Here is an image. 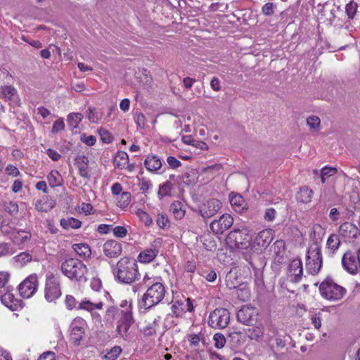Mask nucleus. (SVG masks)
Returning <instances> with one entry per match:
<instances>
[{"label":"nucleus","mask_w":360,"mask_h":360,"mask_svg":"<svg viewBox=\"0 0 360 360\" xmlns=\"http://www.w3.org/2000/svg\"><path fill=\"white\" fill-rule=\"evenodd\" d=\"M249 332V338L251 340H258L261 337H262L264 334L263 327L262 326H256L252 328H250L248 330Z\"/></svg>","instance_id":"nucleus-38"},{"label":"nucleus","mask_w":360,"mask_h":360,"mask_svg":"<svg viewBox=\"0 0 360 360\" xmlns=\"http://www.w3.org/2000/svg\"><path fill=\"white\" fill-rule=\"evenodd\" d=\"M115 274L120 283L130 284L134 282L139 274L136 262L129 257H122L117 263Z\"/></svg>","instance_id":"nucleus-1"},{"label":"nucleus","mask_w":360,"mask_h":360,"mask_svg":"<svg viewBox=\"0 0 360 360\" xmlns=\"http://www.w3.org/2000/svg\"><path fill=\"white\" fill-rule=\"evenodd\" d=\"M167 162L172 169H176L181 165V162L173 156H169L167 159Z\"/></svg>","instance_id":"nucleus-58"},{"label":"nucleus","mask_w":360,"mask_h":360,"mask_svg":"<svg viewBox=\"0 0 360 360\" xmlns=\"http://www.w3.org/2000/svg\"><path fill=\"white\" fill-rule=\"evenodd\" d=\"M276 210L274 208H268L266 210L264 217V219L269 221H271L275 219Z\"/></svg>","instance_id":"nucleus-59"},{"label":"nucleus","mask_w":360,"mask_h":360,"mask_svg":"<svg viewBox=\"0 0 360 360\" xmlns=\"http://www.w3.org/2000/svg\"><path fill=\"white\" fill-rule=\"evenodd\" d=\"M5 210L11 215H15L18 212V205L13 202H9L5 204Z\"/></svg>","instance_id":"nucleus-50"},{"label":"nucleus","mask_w":360,"mask_h":360,"mask_svg":"<svg viewBox=\"0 0 360 360\" xmlns=\"http://www.w3.org/2000/svg\"><path fill=\"white\" fill-rule=\"evenodd\" d=\"M325 229L319 224H315L311 229V237L313 238L314 243L319 244L325 236Z\"/></svg>","instance_id":"nucleus-25"},{"label":"nucleus","mask_w":360,"mask_h":360,"mask_svg":"<svg viewBox=\"0 0 360 360\" xmlns=\"http://www.w3.org/2000/svg\"><path fill=\"white\" fill-rule=\"evenodd\" d=\"M136 215L139 217L140 220L144 223L146 226H150L153 224V221L150 216L145 211L142 210H138L136 211Z\"/></svg>","instance_id":"nucleus-40"},{"label":"nucleus","mask_w":360,"mask_h":360,"mask_svg":"<svg viewBox=\"0 0 360 360\" xmlns=\"http://www.w3.org/2000/svg\"><path fill=\"white\" fill-rule=\"evenodd\" d=\"M273 231L271 229L261 231L256 236L253 245H257L260 248H264L269 246L273 240Z\"/></svg>","instance_id":"nucleus-18"},{"label":"nucleus","mask_w":360,"mask_h":360,"mask_svg":"<svg viewBox=\"0 0 360 360\" xmlns=\"http://www.w3.org/2000/svg\"><path fill=\"white\" fill-rule=\"evenodd\" d=\"M221 207V202L217 199L208 200L200 210L203 218H210L216 214Z\"/></svg>","instance_id":"nucleus-16"},{"label":"nucleus","mask_w":360,"mask_h":360,"mask_svg":"<svg viewBox=\"0 0 360 360\" xmlns=\"http://www.w3.org/2000/svg\"><path fill=\"white\" fill-rule=\"evenodd\" d=\"M252 236L247 229H234L227 235L226 241L231 248L246 249L250 245Z\"/></svg>","instance_id":"nucleus-5"},{"label":"nucleus","mask_w":360,"mask_h":360,"mask_svg":"<svg viewBox=\"0 0 360 360\" xmlns=\"http://www.w3.org/2000/svg\"><path fill=\"white\" fill-rule=\"evenodd\" d=\"M65 129V123L62 119H58L55 121L52 127V132L57 133L63 131Z\"/></svg>","instance_id":"nucleus-54"},{"label":"nucleus","mask_w":360,"mask_h":360,"mask_svg":"<svg viewBox=\"0 0 360 360\" xmlns=\"http://www.w3.org/2000/svg\"><path fill=\"white\" fill-rule=\"evenodd\" d=\"M274 252L276 255H278L281 252L284 251L285 243L282 240H276L273 246Z\"/></svg>","instance_id":"nucleus-52"},{"label":"nucleus","mask_w":360,"mask_h":360,"mask_svg":"<svg viewBox=\"0 0 360 360\" xmlns=\"http://www.w3.org/2000/svg\"><path fill=\"white\" fill-rule=\"evenodd\" d=\"M16 90L11 86H5L2 88V94L4 98L11 99L15 94Z\"/></svg>","instance_id":"nucleus-48"},{"label":"nucleus","mask_w":360,"mask_h":360,"mask_svg":"<svg viewBox=\"0 0 360 360\" xmlns=\"http://www.w3.org/2000/svg\"><path fill=\"white\" fill-rule=\"evenodd\" d=\"M117 314H119L120 319L117 321L116 330L120 335L124 337L127 335L134 321L132 317L131 312L129 310L120 311L117 308L110 307L106 311V316L108 319H114Z\"/></svg>","instance_id":"nucleus-4"},{"label":"nucleus","mask_w":360,"mask_h":360,"mask_svg":"<svg viewBox=\"0 0 360 360\" xmlns=\"http://www.w3.org/2000/svg\"><path fill=\"white\" fill-rule=\"evenodd\" d=\"M84 321L83 319H75L70 325V340L75 345H79L84 334Z\"/></svg>","instance_id":"nucleus-13"},{"label":"nucleus","mask_w":360,"mask_h":360,"mask_svg":"<svg viewBox=\"0 0 360 360\" xmlns=\"http://www.w3.org/2000/svg\"><path fill=\"white\" fill-rule=\"evenodd\" d=\"M233 224V217L229 214H224L219 219L214 220L210 224V229L214 233L221 235L228 230Z\"/></svg>","instance_id":"nucleus-11"},{"label":"nucleus","mask_w":360,"mask_h":360,"mask_svg":"<svg viewBox=\"0 0 360 360\" xmlns=\"http://www.w3.org/2000/svg\"><path fill=\"white\" fill-rule=\"evenodd\" d=\"M307 258L319 262L322 260L321 248L319 244L313 243L308 250Z\"/></svg>","instance_id":"nucleus-23"},{"label":"nucleus","mask_w":360,"mask_h":360,"mask_svg":"<svg viewBox=\"0 0 360 360\" xmlns=\"http://www.w3.org/2000/svg\"><path fill=\"white\" fill-rule=\"evenodd\" d=\"M230 315L227 309H216L209 316L208 325L213 328H224L229 323Z\"/></svg>","instance_id":"nucleus-8"},{"label":"nucleus","mask_w":360,"mask_h":360,"mask_svg":"<svg viewBox=\"0 0 360 360\" xmlns=\"http://www.w3.org/2000/svg\"><path fill=\"white\" fill-rule=\"evenodd\" d=\"M54 207V203L48 197H44L37 200L35 209L39 212H48Z\"/></svg>","instance_id":"nucleus-24"},{"label":"nucleus","mask_w":360,"mask_h":360,"mask_svg":"<svg viewBox=\"0 0 360 360\" xmlns=\"http://www.w3.org/2000/svg\"><path fill=\"white\" fill-rule=\"evenodd\" d=\"M55 354L52 352H47L41 354L38 360H55Z\"/></svg>","instance_id":"nucleus-64"},{"label":"nucleus","mask_w":360,"mask_h":360,"mask_svg":"<svg viewBox=\"0 0 360 360\" xmlns=\"http://www.w3.org/2000/svg\"><path fill=\"white\" fill-rule=\"evenodd\" d=\"M313 191L308 187H302L297 194V200L302 203L309 202L312 198Z\"/></svg>","instance_id":"nucleus-27"},{"label":"nucleus","mask_w":360,"mask_h":360,"mask_svg":"<svg viewBox=\"0 0 360 360\" xmlns=\"http://www.w3.org/2000/svg\"><path fill=\"white\" fill-rule=\"evenodd\" d=\"M319 290L321 295L328 300H339L346 293L345 288L335 283L331 279H326L322 282Z\"/></svg>","instance_id":"nucleus-6"},{"label":"nucleus","mask_w":360,"mask_h":360,"mask_svg":"<svg viewBox=\"0 0 360 360\" xmlns=\"http://www.w3.org/2000/svg\"><path fill=\"white\" fill-rule=\"evenodd\" d=\"M98 133L103 142L109 143L112 141L113 138L107 130L100 129Z\"/></svg>","instance_id":"nucleus-51"},{"label":"nucleus","mask_w":360,"mask_h":360,"mask_svg":"<svg viewBox=\"0 0 360 360\" xmlns=\"http://www.w3.org/2000/svg\"><path fill=\"white\" fill-rule=\"evenodd\" d=\"M72 248L80 257H89L91 255V249L86 243L75 244Z\"/></svg>","instance_id":"nucleus-30"},{"label":"nucleus","mask_w":360,"mask_h":360,"mask_svg":"<svg viewBox=\"0 0 360 360\" xmlns=\"http://www.w3.org/2000/svg\"><path fill=\"white\" fill-rule=\"evenodd\" d=\"M257 309L248 306H243L237 312L238 321L247 326H253L257 322Z\"/></svg>","instance_id":"nucleus-10"},{"label":"nucleus","mask_w":360,"mask_h":360,"mask_svg":"<svg viewBox=\"0 0 360 360\" xmlns=\"http://www.w3.org/2000/svg\"><path fill=\"white\" fill-rule=\"evenodd\" d=\"M302 261L300 259H292L288 266V279L292 283H298L302 278Z\"/></svg>","instance_id":"nucleus-12"},{"label":"nucleus","mask_w":360,"mask_h":360,"mask_svg":"<svg viewBox=\"0 0 360 360\" xmlns=\"http://www.w3.org/2000/svg\"><path fill=\"white\" fill-rule=\"evenodd\" d=\"M81 141L89 146H94L96 139L94 136H86L85 134L81 136Z\"/></svg>","instance_id":"nucleus-56"},{"label":"nucleus","mask_w":360,"mask_h":360,"mask_svg":"<svg viewBox=\"0 0 360 360\" xmlns=\"http://www.w3.org/2000/svg\"><path fill=\"white\" fill-rule=\"evenodd\" d=\"M172 189V184L170 181H167L162 185L160 186L159 191L158 193L160 199H162L165 196L171 195V191Z\"/></svg>","instance_id":"nucleus-35"},{"label":"nucleus","mask_w":360,"mask_h":360,"mask_svg":"<svg viewBox=\"0 0 360 360\" xmlns=\"http://www.w3.org/2000/svg\"><path fill=\"white\" fill-rule=\"evenodd\" d=\"M49 185L51 187L60 186L62 183V178L60 173L56 170H52L47 176Z\"/></svg>","instance_id":"nucleus-33"},{"label":"nucleus","mask_w":360,"mask_h":360,"mask_svg":"<svg viewBox=\"0 0 360 360\" xmlns=\"http://www.w3.org/2000/svg\"><path fill=\"white\" fill-rule=\"evenodd\" d=\"M60 295L61 290L59 277L53 274H47L44 288L45 299L48 302H51L59 298Z\"/></svg>","instance_id":"nucleus-7"},{"label":"nucleus","mask_w":360,"mask_h":360,"mask_svg":"<svg viewBox=\"0 0 360 360\" xmlns=\"http://www.w3.org/2000/svg\"><path fill=\"white\" fill-rule=\"evenodd\" d=\"M103 307V302H100L94 304L89 300L83 301L79 304V308L91 311L95 309H101Z\"/></svg>","instance_id":"nucleus-36"},{"label":"nucleus","mask_w":360,"mask_h":360,"mask_svg":"<svg viewBox=\"0 0 360 360\" xmlns=\"http://www.w3.org/2000/svg\"><path fill=\"white\" fill-rule=\"evenodd\" d=\"M307 124L311 130L318 131L320 129L321 120L318 116L311 115L307 119Z\"/></svg>","instance_id":"nucleus-37"},{"label":"nucleus","mask_w":360,"mask_h":360,"mask_svg":"<svg viewBox=\"0 0 360 360\" xmlns=\"http://www.w3.org/2000/svg\"><path fill=\"white\" fill-rule=\"evenodd\" d=\"M89 115L88 119L91 122L97 123L102 117V113L98 110L95 108L90 107L89 108Z\"/></svg>","instance_id":"nucleus-41"},{"label":"nucleus","mask_w":360,"mask_h":360,"mask_svg":"<svg viewBox=\"0 0 360 360\" xmlns=\"http://www.w3.org/2000/svg\"><path fill=\"white\" fill-rule=\"evenodd\" d=\"M156 223L160 229H167L170 226V222L166 214H158Z\"/></svg>","instance_id":"nucleus-39"},{"label":"nucleus","mask_w":360,"mask_h":360,"mask_svg":"<svg viewBox=\"0 0 360 360\" xmlns=\"http://www.w3.org/2000/svg\"><path fill=\"white\" fill-rule=\"evenodd\" d=\"M232 278H233V275L231 274V272H229L226 276V285L229 289H233L237 287L238 283H234L232 281Z\"/></svg>","instance_id":"nucleus-61"},{"label":"nucleus","mask_w":360,"mask_h":360,"mask_svg":"<svg viewBox=\"0 0 360 360\" xmlns=\"http://www.w3.org/2000/svg\"><path fill=\"white\" fill-rule=\"evenodd\" d=\"M321 266L322 260L316 262L314 260H310V259L307 258L306 268L309 274L312 275L317 274L320 271Z\"/></svg>","instance_id":"nucleus-31"},{"label":"nucleus","mask_w":360,"mask_h":360,"mask_svg":"<svg viewBox=\"0 0 360 360\" xmlns=\"http://www.w3.org/2000/svg\"><path fill=\"white\" fill-rule=\"evenodd\" d=\"M160 244V241H153L150 248L140 252L138 257L139 261L141 263H148L153 261L159 252L158 247Z\"/></svg>","instance_id":"nucleus-17"},{"label":"nucleus","mask_w":360,"mask_h":360,"mask_svg":"<svg viewBox=\"0 0 360 360\" xmlns=\"http://www.w3.org/2000/svg\"><path fill=\"white\" fill-rule=\"evenodd\" d=\"M117 205L121 208L127 207L131 202V193L129 192H122L117 198Z\"/></svg>","instance_id":"nucleus-34"},{"label":"nucleus","mask_w":360,"mask_h":360,"mask_svg":"<svg viewBox=\"0 0 360 360\" xmlns=\"http://www.w3.org/2000/svg\"><path fill=\"white\" fill-rule=\"evenodd\" d=\"M103 252L109 257H118L122 252L121 244L116 240H109L103 245Z\"/></svg>","instance_id":"nucleus-19"},{"label":"nucleus","mask_w":360,"mask_h":360,"mask_svg":"<svg viewBox=\"0 0 360 360\" xmlns=\"http://www.w3.org/2000/svg\"><path fill=\"white\" fill-rule=\"evenodd\" d=\"M113 233L118 238H124L127 234V230L124 226H117L113 229Z\"/></svg>","instance_id":"nucleus-53"},{"label":"nucleus","mask_w":360,"mask_h":360,"mask_svg":"<svg viewBox=\"0 0 360 360\" xmlns=\"http://www.w3.org/2000/svg\"><path fill=\"white\" fill-rule=\"evenodd\" d=\"M10 274L7 271H0V288L5 287L8 283Z\"/></svg>","instance_id":"nucleus-60"},{"label":"nucleus","mask_w":360,"mask_h":360,"mask_svg":"<svg viewBox=\"0 0 360 360\" xmlns=\"http://www.w3.org/2000/svg\"><path fill=\"white\" fill-rule=\"evenodd\" d=\"M122 349L120 347L115 346L111 349V350L105 354V359L107 360H115L120 354Z\"/></svg>","instance_id":"nucleus-47"},{"label":"nucleus","mask_w":360,"mask_h":360,"mask_svg":"<svg viewBox=\"0 0 360 360\" xmlns=\"http://www.w3.org/2000/svg\"><path fill=\"white\" fill-rule=\"evenodd\" d=\"M38 279L36 275H30L19 285V292L23 298L31 297L37 291Z\"/></svg>","instance_id":"nucleus-9"},{"label":"nucleus","mask_w":360,"mask_h":360,"mask_svg":"<svg viewBox=\"0 0 360 360\" xmlns=\"http://www.w3.org/2000/svg\"><path fill=\"white\" fill-rule=\"evenodd\" d=\"M342 265L348 273L356 275L359 269L356 255L350 251L346 252L342 258Z\"/></svg>","instance_id":"nucleus-14"},{"label":"nucleus","mask_w":360,"mask_h":360,"mask_svg":"<svg viewBox=\"0 0 360 360\" xmlns=\"http://www.w3.org/2000/svg\"><path fill=\"white\" fill-rule=\"evenodd\" d=\"M1 302L8 308H11L14 302V296L12 293L6 292L1 296Z\"/></svg>","instance_id":"nucleus-44"},{"label":"nucleus","mask_w":360,"mask_h":360,"mask_svg":"<svg viewBox=\"0 0 360 360\" xmlns=\"http://www.w3.org/2000/svg\"><path fill=\"white\" fill-rule=\"evenodd\" d=\"M136 123L140 128L143 129L146 124L145 115L141 112H136Z\"/></svg>","instance_id":"nucleus-55"},{"label":"nucleus","mask_w":360,"mask_h":360,"mask_svg":"<svg viewBox=\"0 0 360 360\" xmlns=\"http://www.w3.org/2000/svg\"><path fill=\"white\" fill-rule=\"evenodd\" d=\"M170 211L176 219H181L185 215L183 204L180 201H174L170 205Z\"/></svg>","instance_id":"nucleus-29"},{"label":"nucleus","mask_w":360,"mask_h":360,"mask_svg":"<svg viewBox=\"0 0 360 360\" xmlns=\"http://www.w3.org/2000/svg\"><path fill=\"white\" fill-rule=\"evenodd\" d=\"M83 116L81 113H70L68 116V122L70 125L77 127L78 124L81 122Z\"/></svg>","instance_id":"nucleus-43"},{"label":"nucleus","mask_w":360,"mask_h":360,"mask_svg":"<svg viewBox=\"0 0 360 360\" xmlns=\"http://www.w3.org/2000/svg\"><path fill=\"white\" fill-rule=\"evenodd\" d=\"M337 172L334 167H325L321 169V177L322 183L326 181V178L332 176Z\"/></svg>","instance_id":"nucleus-45"},{"label":"nucleus","mask_w":360,"mask_h":360,"mask_svg":"<svg viewBox=\"0 0 360 360\" xmlns=\"http://www.w3.org/2000/svg\"><path fill=\"white\" fill-rule=\"evenodd\" d=\"M15 260L20 265L23 266L32 260V256L29 253L23 252L17 255Z\"/></svg>","instance_id":"nucleus-42"},{"label":"nucleus","mask_w":360,"mask_h":360,"mask_svg":"<svg viewBox=\"0 0 360 360\" xmlns=\"http://www.w3.org/2000/svg\"><path fill=\"white\" fill-rule=\"evenodd\" d=\"M140 190L145 193L152 186V184L150 181L142 179L141 181L139 184Z\"/></svg>","instance_id":"nucleus-62"},{"label":"nucleus","mask_w":360,"mask_h":360,"mask_svg":"<svg viewBox=\"0 0 360 360\" xmlns=\"http://www.w3.org/2000/svg\"><path fill=\"white\" fill-rule=\"evenodd\" d=\"M274 4L273 3H267L262 7V13L265 15H271L274 13Z\"/></svg>","instance_id":"nucleus-57"},{"label":"nucleus","mask_w":360,"mask_h":360,"mask_svg":"<svg viewBox=\"0 0 360 360\" xmlns=\"http://www.w3.org/2000/svg\"><path fill=\"white\" fill-rule=\"evenodd\" d=\"M339 233L349 241L354 242L360 235V231L356 226L349 222H345L339 227Z\"/></svg>","instance_id":"nucleus-15"},{"label":"nucleus","mask_w":360,"mask_h":360,"mask_svg":"<svg viewBox=\"0 0 360 360\" xmlns=\"http://www.w3.org/2000/svg\"><path fill=\"white\" fill-rule=\"evenodd\" d=\"M340 245V240L339 236L335 233L330 234L327 240V248L334 253Z\"/></svg>","instance_id":"nucleus-32"},{"label":"nucleus","mask_w":360,"mask_h":360,"mask_svg":"<svg viewBox=\"0 0 360 360\" xmlns=\"http://www.w3.org/2000/svg\"><path fill=\"white\" fill-rule=\"evenodd\" d=\"M346 13L349 17V18L352 19L354 18L357 8V4L356 3H354L353 1H351L346 6Z\"/></svg>","instance_id":"nucleus-49"},{"label":"nucleus","mask_w":360,"mask_h":360,"mask_svg":"<svg viewBox=\"0 0 360 360\" xmlns=\"http://www.w3.org/2000/svg\"><path fill=\"white\" fill-rule=\"evenodd\" d=\"M65 304L69 309H72L76 305V300L73 296L67 295L65 299Z\"/></svg>","instance_id":"nucleus-63"},{"label":"nucleus","mask_w":360,"mask_h":360,"mask_svg":"<svg viewBox=\"0 0 360 360\" xmlns=\"http://www.w3.org/2000/svg\"><path fill=\"white\" fill-rule=\"evenodd\" d=\"M229 201L232 207L237 212H243L247 209L245 200L240 194L231 193L229 195Z\"/></svg>","instance_id":"nucleus-20"},{"label":"nucleus","mask_w":360,"mask_h":360,"mask_svg":"<svg viewBox=\"0 0 360 360\" xmlns=\"http://www.w3.org/2000/svg\"><path fill=\"white\" fill-rule=\"evenodd\" d=\"M146 168L150 172H156L162 167L160 159L156 155H148L144 162Z\"/></svg>","instance_id":"nucleus-22"},{"label":"nucleus","mask_w":360,"mask_h":360,"mask_svg":"<svg viewBox=\"0 0 360 360\" xmlns=\"http://www.w3.org/2000/svg\"><path fill=\"white\" fill-rule=\"evenodd\" d=\"M89 159L84 155H77L75 158V164L78 168L79 175L85 179L90 177L88 172Z\"/></svg>","instance_id":"nucleus-21"},{"label":"nucleus","mask_w":360,"mask_h":360,"mask_svg":"<svg viewBox=\"0 0 360 360\" xmlns=\"http://www.w3.org/2000/svg\"><path fill=\"white\" fill-rule=\"evenodd\" d=\"M63 274L72 281L84 283L87 281L88 269L79 259L69 258L61 264Z\"/></svg>","instance_id":"nucleus-2"},{"label":"nucleus","mask_w":360,"mask_h":360,"mask_svg":"<svg viewBox=\"0 0 360 360\" xmlns=\"http://www.w3.org/2000/svg\"><path fill=\"white\" fill-rule=\"evenodd\" d=\"M213 340L214 342V346L217 349H221L224 347L226 343L225 337L221 333H216L213 337Z\"/></svg>","instance_id":"nucleus-46"},{"label":"nucleus","mask_w":360,"mask_h":360,"mask_svg":"<svg viewBox=\"0 0 360 360\" xmlns=\"http://www.w3.org/2000/svg\"><path fill=\"white\" fill-rule=\"evenodd\" d=\"M128 160L129 156L127 153L124 151H119L114 158V164L117 168L122 169L125 168Z\"/></svg>","instance_id":"nucleus-28"},{"label":"nucleus","mask_w":360,"mask_h":360,"mask_svg":"<svg viewBox=\"0 0 360 360\" xmlns=\"http://www.w3.org/2000/svg\"><path fill=\"white\" fill-rule=\"evenodd\" d=\"M165 288L162 283L155 282L151 284L141 299V306L146 309L159 304L165 296Z\"/></svg>","instance_id":"nucleus-3"},{"label":"nucleus","mask_w":360,"mask_h":360,"mask_svg":"<svg viewBox=\"0 0 360 360\" xmlns=\"http://www.w3.org/2000/svg\"><path fill=\"white\" fill-rule=\"evenodd\" d=\"M60 224L65 229L70 228L76 229L80 228L82 225V222L79 219L73 217L63 218L60 219Z\"/></svg>","instance_id":"nucleus-26"}]
</instances>
